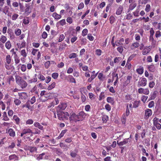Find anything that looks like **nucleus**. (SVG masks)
Segmentation results:
<instances>
[{
    "label": "nucleus",
    "instance_id": "1",
    "mask_svg": "<svg viewBox=\"0 0 161 161\" xmlns=\"http://www.w3.org/2000/svg\"><path fill=\"white\" fill-rule=\"evenodd\" d=\"M15 81L16 84L19 86L22 89L26 88L27 86V83L19 75L15 76Z\"/></svg>",
    "mask_w": 161,
    "mask_h": 161
},
{
    "label": "nucleus",
    "instance_id": "2",
    "mask_svg": "<svg viewBox=\"0 0 161 161\" xmlns=\"http://www.w3.org/2000/svg\"><path fill=\"white\" fill-rule=\"evenodd\" d=\"M40 132L41 131L37 129L36 131H34L33 132L31 129L28 128H26L23 130L22 131L21 133L20 136L21 137H23L24 135L26 134H28L29 135H30V136H32L33 134L35 135L39 134Z\"/></svg>",
    "mask_w": 161,
    "mask_h": 161
},
{
    "label": "nucleus",
    "instance_id": "3",
    "mask_svg": "<svg viewBox=\"0 0 161 161\" xmlns=\"http://www.w3.org/2000/svg\"><path fill=\"white\" fill-rule=\"evenodd\" d=\"M57 115L58 119L60 120L68 119L69 114L67 112L60 111L58 112Z\"/></svg>",
    "mask_w": 161,
    "mask_h": 161
},
{
    "label": "nucleus",
    "instance_id": "4",
    "mask_svg": "<svg viewBox=\"0 0 161 161\" xmlns=\"http://www.w3.org/2000/svg\"><path fill=\"white\" fill-rule=\"evenodd\" d=\"M147 80L145 78H140L137 84L138 87L140 86L144 87L147 85Z\"/></svg>",
    "mask_w": 161,
    "mask_h": 161
},
{
    "label": "nucleus",
    "instance_id": "5",
    "mask_svg": "<svg viewBox=\"0 0 161 161\" xmlns=\"http://www.w3.org/2000/svg\"><path fill=\"white\" fill-rule=\"evenodd\" d=\"M69 119L70 123L76 122L77 121H78L77 115H76L75 113H73L70 114Z\"/></svg>",
    "mask_w": 161,
    "mask_h": 161
},
{
    "label": "nucleus",
    "instance_id": "6",
    "mask_svg": "<svg viewBox=\"0 0 161 161\" xmlns=\"http://www.w3.org/2000/svg\"><path fill=\"white\" fill-rule=\"evenodd\" d=\"M77 115L78 121H80L83 120L86 116V114L83 111H81Z\"/></svg>",
    "mask_w": 161,
    "mask_h": 161
},
{
    "label": "nucleus",
    "instance_id": "7",
    "mask_svg": "<svg viewBox=\"0 0 161 161\" xmlns=\"http://www.w3.org/2000/svg\"><path fill=\"white\" fill-rule=\"evenodd\" d=\"M138 92L140 94H143L145 95H148L149 93V91L148 88L144 89L140 88L138 89Z\"/></svg>",
    "mask_w": 161,
    "mask_h": 161
},
{
    "label": "nucleus",
    "instance_id": "8",
    "mask_svg": "<svg viewBox=\"0 0 161 161\" xmlns=\"http://www.w3.org/2000/svg\"><path fill=\"white\" fill-rule=\"evenodd\" d=\"M152 114V110L151 109H147L145 110L144 113V118L148 119Z\"/></svg>",
    "mask_w": 161,
    "mask_h": 161
},
{
    "label": "nucleus",
    "instance_id": "9",
    "mask_svg": "<svg viewBox=\"0 0 161 161\" xmlns=\"http://www.w3.org/2000/svg\"><path fill=\"white\" fill-rule=\"evenodd\" d=\"M9 95L8 94H7L4 97V100H5L6 101V102H5L6 103L7 107V109H8L9 108V106L10 104V103L11 101V99L9 97Z\"/></svg>",
    "mask_w": 161,
    "mask_h": 161
},
{
    "label": "nucleus",
    "instance_id": "10",
    "mask_svg": "<svg viewBox=\"0 0 161 161\" xmlns=\"http://www.w3.org/2000/svg\"><path fill=\"white\" fill-rule=\"evenodd\" d=\"M18 95L20 99L26 100L28 97L27 93L25 92L18 93Z\"/></svg>",
    "mask_w": 161,
    "mask_h": 161
},
{
    "label": "nucleus",
    "instance_id": "11",
    "mask_svg": "<svg viewBox=\"0 0 161 161\" xmlns=\"http://www.w3.org/2000/svg\"><path fill=\"white\" fill-rule=\"evenodd\" d=\"M25 7L24 14L25 15L28 16L31 12V10L30 9V7L29 5L25 4Z\"/></svg>",
    "mask_w": 161,
    "mask_h": 161
},
{
    "label": "nucleus",
    "instance_id": "12",
    "mask_svg": "<svg viewBox=\"0 0 161 161\" xmlns=\"http://www.w3.org/2000/svg\"><path fill=\"white\" fill-rule=\"evenodd\" d=\"M129 138L125 139L123 141L119 142L118 141H117V144L118 146H122L124 145L127 144L129 142Z\"/></svg>",
    "mask_w": 161,
    "mask_h": 161
},
{
    "label": "nucleus",
    "instance_id": "13",
    "mask_svg": "<svg viewBox=\"0 0 161 161\" xmlns=\"http://www.w3.org/2000/svg\"><path fill=\"white\" fill-rule=\"evenodd\" d=\"M7 33L11 39H13L14 38L15 36L11 29H8L7 31Z\"/></svg>",
    "mask_w": 161,
    "mask_h": 161
},
{
    "label": "nucleus",
    "instance_id": "14",
    "mask_svg": "<svg viewBox=\"0 0 161 161\" xmlns=\"http://www.w3.org/2000/svg\"><path fill=\"white\" fill-rule=\"evenodd\" d=\"M67 106V104L65 103H61L60 104L58 105V108L59 110H64Z\"/></svg>",
    "mask_w": 161,
    "mask_h": 161
},
{
    "label": "nucleus",
    "instance_id": "15",
    "mask_svg": "<svg viewBox=\"0 0 161 161\" xmlns=\"http://www.w3.org/2000/svg\"><path fill=\"white\" fill-rule=\"evenodd\" d=\"M7 132L11 136L14 137L15 136V132L13 129L10 128L9 129Z\"/></svg>",
    "mask_w": 161,
    "mask_h": 161
},
{
    "label": "nucleus",
    "instance_id": "16",
    "mask_svg": "<svg viewBox=\"0 0 161 161\" xmlns=\"http://www.w3.org/2000/svg\"><path fill=\"white\" fill-rule=\"evenodd\" d=\"M34 125L35 127L38 128L39 129L41 130H43V127L41 125L40 123L38 122H35L34 124Z\"/></svg>",
    "mask_w": 161,
    "mask_h": 161
},
{
    "label": "nucleus",
    "instance_id": "17",
    "mask_svg": "<svg viewBox=\"0 0 161 161\" xmlns=\"http://www.w3.org/2000/svg\"><path fill=\"white\" fill-rule=\"evenodd\" d=\"M123 7L122 5H120L119 6L116 12V14L119 15L121 14L123 10Z\"/></svg>",
    "mask_w": 161,
    "mask_h": 161
},
{
    "label": "nucleus",
    "instance_id": "18",
    "mask_svg": "<svg viewBox=\"0 0 161 161\" xmlns=\"http://www.w3.org/2000/svg\"><path fill=\"white\" fill-rule=\"evenodd\" d=\"M67 80L70 82L75 83H76L75 79L72 75H69L67 76Z\"/></svg>",
    "mask_w": 161,
    "mask_h": 161
},
{
    "label": "nucleus",
    "instance_id": "19",
    "mask_svg": "<svg viewBox=\"0 0 161 161\" xmlns=\"http://www.w3.org/2000/svg\"><path fill=\"white\" fill-rule=\"evenodd\" d=\"M139 46V43L136 42L133 43L131 45L130 47V49L132 50H133L135 49V48H137Z\"/></svg>",
    "mask_w": 161,
    "mask_h": 161
},
{
    "label": "nucleus",
    "instance_id": "20",
    "mask_svg": "<svg viewBox=\"0 0 161 161\" xmlns=\"http://www.w3.org/2000/svg\"><path fill=\"white\" fill-rule=\"evenodd\" d=\"M10 160H17L18 159V157L15 154H13L10 155L8 157Z\"/></svg>",
    "mask_w": 161,
    "mask_h": 161
},
{
    "label": "nucleus",
    "instance_id": "21",
    "mask_svg": "<svg viewBox=\"0 0 161 161\" xmlns=\"http://www.w3.org/2000/svg\"><path fill=\"white\" fill-rule=\"evenodd\" d=\"M52 16L53 17L56 19H59L61 18V15L58 14L56 12L53 13Z\"/></svg>",
    "mask_w": 161,
    "mask_h": 161
},
{
    "label": "nucleus",
    "instance_id": "22",
    "mask_svg": "<svg viewBox=\"0 0 161 161\" xmlns=\"http://www.w3.org/2000/svg\"><path fill=\"white\" fill-rule=\"evenodd\" d=\"M150 51V49L147 48H144L142 51V54L143 55H147L148 53Z\"/></svg>",
    "mask_w": 161,
    "mask_h": 161
},
{
    "label": "nucleus",
    "instance_id": "23",
    "mask_svg": "<svg viewBox=\"0 0 161 161\" xmlns=\"http://www.w3.org/2000/svg\"><path fill=\"white\" fill-rule=\"evenodd\" d=\"M107 102L113 104L114 102V99L113 98L109 97H107Z\"/></svg>",
    "mask_w": 161,
    "mask_h": 161
},
{
    "label": "nucleus",
    "instance_id": "24",
    "mask_svg": "<svg viewBox=\"0 0 161 161\" xmlns=\"http://www.w3.org/2000/svg\"><path fill=\"white\" fill-rule=\"evenodd\" d=\"M14 103L16 106L19 105L21 103V101L18 98H14Z\"/></svg>",
    "mask_w": 161,
    "mask_h": 161
},
{
    "label": "nucleus",
    "instance_id": "25",
    "mask_svg": "<svg viewBox=\"0 0 161 161\" xmlns=\"http://www.w3.org/2000/svg\"><path fill=\"white\" fill-rule=\"evenodd\" d=\"M5 68L8 70H13L14 69V67L11 65L9 64H6Z\"/></svg>",
    "mask_w": 161,
    "mask_h": 161
},
{
    "label": "nucleus",
    "instance_id": "26",
    "mask_svg": "<svg viewBox=\"0 0 161 161\" xmlns=\"http://www.w3.org/2000/svg\"><path fill=\"white\" fill-rule=\"evenodd\" d=\"M56 86V83L55 82H53L51 85H49L48 88L47 89L48 90H51L54 88Z\"/></svg>",
    "mask_w": 161,
    "mask_h": 161
},
{
    "label": "nucleus",
    "instance_id": "27",
    "mask_svg": "<svg viewBox=\"0 0 161 161\" xmlns=\"http://www.w3.org/2000/svg\"><path fill=\"white\" fill-rule=\"evenodd\" d=\"M156 97V94L155 92H154L153 94H151L150 97L148 99V101L152 100H154Z\"/></svg>",
    "mask_w": 161,
    "mask_h": 161
},
{
    "label": "nucleus",
    "instance_id": "28",
    "mask_svg": "<svg viewBox=\"0 0 161 161\" xmlns=\"http://www.w3.org/2000/svg\"><path fill=\"white\" fill-rule=\"evenodd\" d=\"M136 6V3L134 4H130L129 8L128 9L129 11H130L132 10Z\"/></svg>",
    "mask_w": 161,
    "mask_h": 161
},
{
    "label": "nucleus",
    "instance_id": "29",
    "mask_svg": "<svg viewBox=\"0 0 161 161\" xmlns=\"http://www.w3.org/2000/svg\"><path fill=\"white\" fill-rule=\"evenodd\" d=\"M21 33V30L19 28H16L15 30L14 33L16 36H19Z\"/></svg>",
    "mask_w": 161,
    "mask_h": 161
},
{
    "label": "nucleus",
    "instance_id": "30",
    "mask_svg": "<svg viewBox=\"0 0 161 161\" xmlns=\"http://www.w3.org/2000/svg\"><path fill=\"white\" fill-rule=\"evenodd\" d=\"M140 102V101H135L133 103V107L134 108H137L139 106Z\"/></svg>",
    "mask_w": 161,
    "mask_h": 161
},
{
    "label": "nucleus",
    "instance_id": "31",
    "mask_svg": "<svg viewBox=\"0 0 161 161\" xmlns=\"http://www.w3.org/2000/svg\"><path fill=\"white\" fill-rule=\"evenodd\" d=\"M5 46L8 49H10L11 47V42L10 41H8L5 43Z\"/></svg>",
    "mask_w": 161,
    "mask_h": 161
},
{
    "label": "nucleus",
    "instance_id": "32",
    "mask_svg": "<svg viewBox=\"0 0 161 161\" xmlns=\"http://www.w3.org/2000/svg\"><path fill=\"white\" fill-rule=\"evenodd\" d=\"M9 8L7 6H5L3 9V13L6 14L8 12Z\"/></svg>",
    "mask_w": 161,
    "mask_h": 161
},
{
    "label": "nucleus",
    "instance_id": "33",
    "mask_svg": "<svg viewBox=\"0 0 161 161\" xmlns=\"http://www.w3.org/2000/svg\"><path fill=\"white\" fill-rule=\"evenodd\" d=\"M77 55L76 53H70L69 56V57L70 59L75 58H76Z\"/></svg>",
    "mask_w": 161,
    "mask_h": 161
},
{
    "label": "nucleus",
    "instance_id": "34",
    "mask_svg": "<svg viewBox=\"0 0 161 161\" xmlns=\"http://www.w3.org/2000/svg\"><path fill=\"white\" fill-rule=\"evenodd\" d=\"M13 118L15 120L16 124H19L20 121L19 118L17 115H15L14 116Z\"/></svg>",
    "mask_w": 161,
    "mask_h": 161
},
{
    "label": "nucleus",
    "instance_id": "35",
    "mask_svg": "<svg viewBox=\"0 0 161 161\" xmlns=\"http://www.w3.org/2000/svg\"><path fill=\"white\" fill-rule=\"evenodd\" d=\"M108 116L106 115H104L102 117V121L103 123H106L107 121L108 120Z\"/></svg>",
    "mask_w": 161,
    "mask_h": 161
},
{
    "label": "nucleus",
    "instance_id": "36",
    "mask_svg": "<svg viewBox=\"0 0 161 161\" xmlns=\"http://www.w3.org/2000/svg\"><path fill=\"white\" fill-rule=\"evenodd\" d=\"M7 63L8 64H10L11 62V58L10 55H7L6 58Z\"/></svg>",
    "mask_w": 161,
    "mask_h": 161
},
{
    "label": "nucleus",
    "instance_id": "37",
    "mask_svg": "<svg viewBox=\"0 0 161 161\" xmlns=\"http://www.w3.org/2000/svg\"><path fill=\"white\" fill-rule=\"evenodd\" d=\"M98 78L101 81H103L105 78V77L103 76L102 73H99L98 75Z\"/></svg>",
    "mask_w": 161,
    "mask_h": 161
},
{
    "label": "nucleus",
    "instance_id": "38",
    "mask_svg": "<svg viewBox=\"0 0 161 161\" xmlns=\"http://www.w3.org/2000/svg\"><path fill=\"white\" fill-rule=\"evenodd\" d=\"M148 97L147 96L143 95L141 97V101L143 103H145Z\"/></svg>",
    "mask_w": 161,
    "mask_h": 161
},
{
    "label": "nucleus",
    "instance_id": "39",
    "mask_svg": "<svg viewBox=\"0 0 161 161\" xmlns=\"http://www.w3.org/2000/svg\"><path fill=\"white\" fill-rule=\"evenodd\" d=\"M7 38L6 36L2 35L0 39V41L3 43H4L7 41Z\"/></svg>",
    "mask_w": 161,
    "mask_h": 161
},
{
    "label": "nucleus",
    "instance_id": "40",
    "mask_svg": "<svg viewBox=\"0 0 161 161\" xmlns=\"http://www.w3.org/2000/svg\"><path fill=\"white\" fill-rule=\"evenodd\" d=\"M143 68H138L136 69V72L140 75H142L143 72Z\"/></svg>",
    "mask_w": 161,
    "mask_h": 161
},
{
    "label": "nucleus",
    "instance_id": "41",
    "mask_svg": "<svg viewBox=\"0 0 161 161\" xmlns=\"http://www.w3.org/2000/svg\"><path fill=\"white\" fill-rule=\"evenodd\" d=\"M38 78L41 81H43L45 80V77L43 75L41 74L39 75L38 76Z\"/></svg>",
    "mask_w": 161,
    "mask_h": 161
},
{
    "label": "nucleus",
    "instance_id": "42",
    "mask_svg": "<svg viewBox=\"0 0 161 161\" xmlns=\"http://www.w3.org/2000/svg\"><path fill=\"white\" fill-rule=\"evenodd\" d=\"M21 55L24 57H26L27 56V53L25 49H23L20 52Z\"/></svg>",
    "mask_w": 161,
    "mask_h": 161
},
{
    "label": "nucleus",
    "instance_id": "43",
    "mask_svg": "<svg viewBox=\"0 0 161 161\" xmlns=\"http://www.w3.org/2000/svg\"><path fill=\"white\" fill-rule=\"evenodd\" d=\"M15 63L16 64H18L20 62V59L18 56L16 55L14 57Z\"/></svg>",
    "mask_w": 161,
    "mask_h": 161
},
{
    "label": "nucleus",
    "instance_id": "44",
    "mask_svg": "<svg viewBox=\"0 0 161 161\" xmlns=\"http://www.w3.org/2000/svg\"><path fill=\"white\" fill-rule=\"evenodd\" d=\"M36 98L35 96H33L30 100H28L31 103V104H33L36 102Z\"/></svg>",
    "mask_w": 161,
    "mask_h": 161
},
{
    "label": "nucleus",
    "instance_id": "45",
    "mask_svg": "<svg viewBox=\"0 0 161 161\" xmlns=\"http://www.w3.org/2000/svg\"><path fill=\"white\" fill-rule=\"evenodd\" d=\"M0 106L2 110H4L6 108V105L2 101L0 102Z\"/></svg>",
    "mask_w": 161,
    "mask_h": 161
},
{
    "label": "nucleus",
    "instance_id": "46",
    "mask_svg": "<svg viewBox=\"0 0 161 161\" xmlns=\"http://www.w3.org/2000/svg\"><path fill=\"white\" fill-rule=\"evenodd\" d=\"M102 53V51L100 49H97L95 50L96 54L97 56H100L101 55Z\"/></svg>",
    "mask_w": 161,
    "mask_h": 161
},
{
    "label": "nucleus",
    "instance_id": "47",
    "mask_svg": "<svg viewBox=\"0 0 161 161\" xmlns=\"http://www.w3.org/2000/svg\"><path fill=\"white\" fill-rule=\"evenodd\" d=\"M64 38L65 36L63 34H62L60 35L58 40V42H61L64 39Z\"/></svg>",
    "mask_w": 161,
    "mask_h": 161
},
{
    "label": "nucleus",
    "instance_id": "48",
    "mask_svg": "<svg viewBox=\"0 0 161 161\" xmlns=\"http://www.w3.org/2000/svg\"><path fill=\"white\" fill-rule=\"evenodd\" d=\"M148 69L149 70L152 72H154L155 69L154 66L153 65H151L149 66Z\"/></svg>",
    "mask_w": 161,
    "mask_h": 161
},
{
    "label": "nucleus",
    "instance_id": "49",
    "mask_svg": "<svg viewBox=\"0 0 161 161\" xmlns=\"http://www.w3.org/2000/svg\"><path fill=\"white\" fill-rule=\"evenodd\" d=\"M136 54H133L131 55L127 59V63H128L129 62H130V61L136 56Z\"/></svg>",
    "mask_w": 161,
    "mask_h": 161
},
{
    "label": "nucleus",
    "instance_id": "50",
    "mask_svg": "<svg viewBox=\"0 0 161 161\" xmlns=\"http://www.w3.org/2000/svg\"><path fill=\"white\" fill-rule=\"evenodd\" d=\"M109 20L110 21V23L111 24H113L114 22L115 18L114 16L112 15L110 17Z\"/></svg>",
    "mask_w": 161,
    "mask_h": 161
},
{
    "label": "nucleus",
    "instance_id": "51",
    "mask_svg": "<svg viewBox=\"0 0 161 161\" xmlns=\"http://www.w3.org/2000/svg\"><path fill=\"white\" fill-rule=\"evenodd\" d=\"M129 104L127 103L126 104V111L125 112L126 115L128 116L130 114V111L129 109Z\"/></svg>",
    "mask_w": 161,
    "mask_h": 161
},
{
    "label": "nucleus",
    "instance_id": "52",
    "mask_svg": "<svg viewBox=\"0 0 161 161\" xmlns=\"http://www.w3.org/2000/svg\"><path fill=\"white\" fill-rule=\"evenodd\" d=\"M132 77L131 76H128L127 78V80L125 81V83H126L127 85L129 84L130 82V80H131Z\"/></svg>",
    "mask_w": 161,
    "mask_h": 161
},
{
    "label": "nucleus",
    "instance_id": "53",
    "mask_svg": "<svg viewBox=\"0 0 161 161\" xmlns=\"http://www.w3.org/2000/svg\"><path fill=\"white\" fill-rule=\"evenodd\" d=\"M36 148L35 147H31L29 148L30 151L31 153L34 152L36 151Z\"/></svg>",
    "mask_w": 161,
    "mask_h": 161
},
{
    "label": "nucleus",
    "instance_id": "54",
    "mask_svg": "<svg viewBox=\"0 0 161 161\" xmlns=\"http://www.w3.org/2000/svg\"><path fill=\"white\" fill-rule=\"evenodd\" d=\"M153 125L155 126L158 130H160L161 128V125L158 122L153 124Z\"/></svg>",
    "mask_w": 161,
    "mask_h": 161
},
{
    "label": "nucleus",
    "instance_id": "55",
    "mask_svg": "<svg viewBox=\"0 0 161 161\" xmlns=\"http://www.w3.org/2000/svg\"><path fill=\"white\" fill-rule=\"evenodd\" d=\"M58 76V74L57 73H53L52 74V76L54 79H57Z\"/></svg>",
    "mask_w": 161,
    "mask_h": 161
},
{
    "label": "nucleus",
    "instance_id": "56",
    "mask_svg": "<svg viewBox=\"0 0 161 161\" xmlns=\"http://www.w3.org/2000/svg\"><path fill=\"white\" fill-rule=\"evenodd\" d=\"M66 45L65 43L61 44L59 47V50L61 51H62L63 49H65L66 47Z\"/></svg>",
    "mask_w": 161,
    "mask_h": 161
},
{
    "label": "nucleus",
    "instance_id": "57",
    "mask_svg": "<svg viewBox=\"0 0 161 161\" xmlns=\"http://www.w3.org/2000/svg\"><path fill=\"white\" fill-rule=\"evenodd\" d=\"M125 99L127 101V102H128L131 99V96L130 95H126L125 96Z\"/></svg>",
    "mask_w": 161,
    "mask_h": 161
},
{
    "label": "nucleus",
    "instance_id": "58",
    "mask_svg": "<svg viewBox=\"0 0 161 161\" xmlns=\"http://www.w3.org/2000/svg\"><path fill=\"white\" fill-rule=\"evenodd\" d=\"M88 33V30L86 29H85L83 30L82 32V36H83L87 35Z\"/></svg>",
    "mask_w": 161,
    "mask_h": 161
},
{
    "label": "nucleus",
    "instance_id": "59",
    "mask_svg": "<svg viewBox=\"0 0 161 161\" xmlns=\"http://www.w3.org/2000/svg\"><path fill=\"white\" fill-rule=\"evenodd\" d=\"M15 146V143L14 142H12L10 144L8 147V149H13Z\"/></svg>",
    "mask_w": 161,
    "mask_h": 161
},
{
    "label": "nucleus",
    "instance_id": "60",
    "mask_svg": "<svg viewBox=\"0 0 161 161\" xmlns=\"http://www.w3.org/2000/svg\"><path fill=\"white\" fill-rule=\"evenodd\" d=\"M18 14H14L12 15V19L13 20H15L18 18Z\"/></svg>",
    "mask_w": 161,
    "mask_h": 161
},
{
    "label": "nucleus",
    "instance_id": "61",
    "mask_svg": "<svg viewBox=\"0 0 161 161\" xmlns=\"http://www.w3.org/2000/svg\"><path fill=\"white\" fill-rule=\"evenodd\" d=\"M31 103L28 101L26 103L25 106L28 109H30L31 108Z\"/></svg>",
    "mask_w": 161,
    "mask_h": 161
},
{
    "label": "nucleus",
    "instance_id": "62",
    "mask_svg": "<svg viewBox=\"0 0 161 161\" xmlns=\"http://www.w3.org/2000/svg\"><path fill=\"white\" fill-rule=\"evenodd\" d=\"M146 130L145 129H143L142 130V132L141 133V136L142 139L144 138L145 137V134H146Z\"/></svg>",
    "mask_w": 161,
    "mask_h": 161
},
{
    "label": "nucleus",
    "instance_id": "63",
    "mask_svg": "<svg viewBox=\"0 0 161 161\" xmlns=\"http://www.w3.org/2000/svg\"><path fill=\"white\" fill-rule=\"evenodd\" d=\"M26 69V66L25 64H22L21 67V69L23 72H25Z\"/></svg>",
    "mask_w": 161,
    "mask_h": 161
},
{
    "label": "nucleus",
    "instance_id": "64",
    "mask_svg": "<svg viewBox=\"0 0 161 161\" xmlns=\"http://www.w3.org/2000/svg\"><path fill=\"white\" fill-rule=\"evenodd\" d=\"M50 61H48L46 62L44 64L45 67L46 69H48L50 66Z\"/></svg>",
    "mask_w": 161,
    "mask_h": 161
}]
</instances>
